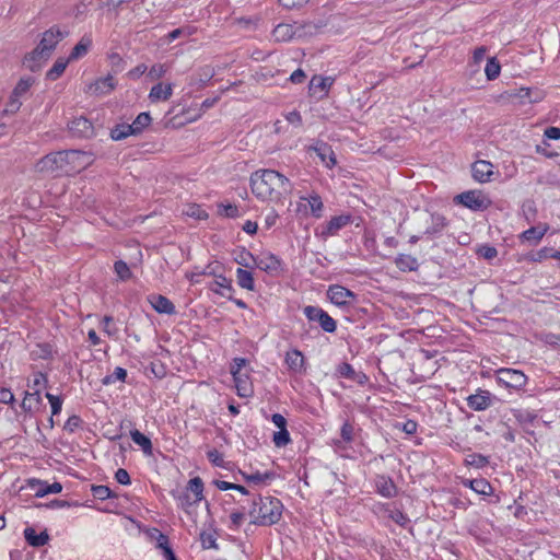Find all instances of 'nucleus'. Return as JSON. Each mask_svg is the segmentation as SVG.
Returning a JSON list of instances; mask_svg holds the SVG:
<instances>
[{"label": "nucleus", "mask_w": 560, "mask_h": 560, "mask_svg": "<svg viewBox=\"0 0 560 560\" xmlns=\"http://www.w3.org/2000/svg\"><path fill=\"white\" fill-rule=\"evenodd\" d=\"M353 427L350 423H345L341 428V438L343 441L349 442L352 440Z\"/></svg>", "instance_id": "61"}, {"label": "nucleus", "mask_w": 560, "mask_h": 560, "mask_svg": "<svg viewBox=\"0 0 560 560\" xmlns=\"http://www.w3.org/2000/svg\"><path fill=\"white\" fill-rule=\"evenodd\" d=\"M285 363L289 369L294 373H303L305 371L304 368V357L301 351L292 350L287 352Z\"/></svg>", "instance_id": "25"}, {"label": "nucleus", "mask_w": 560, "mask_h": 560, "mask_svg": "<svg viewBox=\"0 0 560 560\" xmlns=\"http://www.w3.org/2000/svg\"><path fill=\"white\" fill-rule=\"evenodd\" d=\"M397 267L402 271H413L418 268V261L410 255H400L396 259Z\"/></svg>", "instance_id": "36"}, {"label": "nucleus", "mask_w": 560, "mask_h": 560, "mask_svg": "<svg viewBox=\"0 0 560 560\" xmlns=\"http://www.w3.org/2000/svg\"><path fill=\"white\" fill-rule=\"evenodd\" d=\"M236 280H237L238 285L242 287L243 289L254 291V289H255L254 278H253L252 272H249L248 270L238 268L236 270Z\"/></svg>", "instance_id": "31"}, {"label": "nucleus", "mask_w": 560, "mask_h": 560, "mask_svg": "<svg viewBox=\"0 0 560 560\" xmlns=\"http://www.w3.org/2000/svg\"><path fill=\"white\" fill-rule=\"evenodd\" d=\"M42 402L40 394L38 392V388L33 392L26 393L23 401H22V408L26 411L35 410L39 407Z\"/></svg>", "instance_id": "29"}, {"label": "nucleus", "mask_w": 560, "mask_h": 560, "mask_svg": "<svg viewBox=\"0 0 560 560\" xmlns=\"http://www.w3.org/2000/svg\"><path fill=\"white\" fill-rule=\"evenodd\" d=\"M273 442L277 446H284L290 442V435L285 428L273 434Z\"/></svg>", "instance_id": "50"}, {"label": "nucleus", "mask_w": 560, "mask_h": 560, "mask_svg": "<svg viewBox=\"0 0 560 560\" xmlns=\"http://www.w3.org/2000/svg\"><path fill=\"white\" fill-rule=\"evenodd\" d=\"M210 290L214 293L225 296L228 299H232L231 293L233 292V288L231 284V280L225 278L224 276H218L214 281L210 284Z\"/></svg>", "instance_id": "26"}, {"label": "nucleus", "mask_w": 560, "mask_h": 560, "mask_svg": "<svg viewBox=\"0 0 560 560\" xmlns=\"http://www.w3.org/2000/svg\"><path fill=\"white\" fill-rule=\"evenodd\" d=\"M92 493L94 498L105 500L110 497V490L106 486H93Z\"/></svg>", "instance_id": "54"}, {"label": "nucleus", "mask_w": 560, "mask_h": 560, "mask_svg": "<svg viewBox=\"0 0 560 560\" xmlns=\"http://www.w3.org/2000/svg\"><path fill=\"white\" fill-rule=\"evenodd\" d=\"M68 128L73 136L79 138H90L94 135L93 125L83 116L73 118L68 124Z\"/></svg>", "instance_id": "8"}, {"label": "nucleus", "mask_w": 560, "mask_h": 560, "mask_svg": "<svg viewBox=\"0 0 560 560\" xmlns=\"http://www.w3.org/2000/svg\"><path fill=\"white\" fill-rule=\"evenodd\" d=\"M492 168L493 165L488 161H477L472 164V176L476 180L480 183H486L490 179V176L492 175Z\"/></svg>", "instance_id": "16"}, {"label": "nucleus", "mask_w": 560, "mask_h": 560, "mask_svg": "<svg viewBox=\"0 0 560 560\" xmlns=\"http://www.w3.org/2000/svg\"><path fill=\"white\" fill-rule=\"evenodd\" d=\"M376 487L378 492L384 497H392L396 492V487L394 482L390 479L385 478L383 476L378 477L376 481Z\"/></svg>", "instance_id": "35"}, {"label": "nucleus", "mask_w": 560, "mask_h": 560, "mask_svg": "<svg viewBox=\"0 0 560 560\" xmlns=\"http://www.w3.org/2000/svg\"><path fill=\"white\" fill-rule=\"evenodd\" d=\"M215 530L213 528H210L208 530H203L200 533V540L203 548H217L215 545Z\"/></svg>", "instance_id": "43"}, {"label": "nucleus", "mask_w": 560, "mask_h": 560, "mask_svg": "<svg viewBox=\"0 0 560 560\" xmlns=\"http://www.w3.org/2000/svg\"><path fill=\"white\" fill-rule=\"evenodd\" d=\"M282 504L276 498H262L254 504L250 512L252 523L256 525H273L278 523L282 515Z\"/></svg>", "instance_id": "2"}, {"label": "nucleus", "mask_w": 560, "mask_h": 560, "mask_svg": "<svg viewBox=\"0 0 560 560\" xmlns=\"http://www.w3.org/2000/svg\"><path fill=\"white\" fill-rule=\"evenodd\" d=\"M46 397L48 398L49 402H50V406H51V412L52 415H57L60 412L61 410V400L59 399V397L57 396H54L51 394H46Z\"/></svg>", "instance_id": "55"}, {"label": "nucleus", "mask_w": 560, "mask_h": 560, "mask_svg": "<svg viewBox=\"0 0 560 560\" xmlns=\"http://www.w3.org/2000/svg\"><path fill=\"white\" fill-rule=\"evenodd\" d=\"M151 122V116L149 113H141L137 116V118L133 120L132 129L137 135L141 133L144 128H147Z\"/></svg>", "instance_id": "39"}, {"label": "nucleus", "mask_w": 560, "mask_h": 560, "mask_svg": "<svg viewBox=\"0 0 560 560\" xmlns=\"http://www.w3.org/2000/svg\"><path fill=\"white\" fill-rule=\"evenodd\" d=\"M24 537L26 541L33 547H42L49 540L47 532H37V527H25Z\"/></svg>", "instance_id": "17"}, {"label": "nucleus", "mask_w": 560, "mask_h": 560, "mask_svg": "<svg viewBox=\"0 0 560 560\" xmlns=\"http://www.w3.org/2000/svg\"><path fill=\"white\" fill-rule=\"evenodd\" d=\"M30 488L36 497H44L48 493H59L62 490V486L59 482L49 485L42 480H31Z\"/></svg>", "instance_id": "14"}, {"label": "nucleus", "mask_w": 560, "mask_h": 560, "mask_svg": "<svg viewBox=\"0 0 560 560\" xmlns=\"http://www.w3.org/2000/svg\"><path fill=\"white\" fill-rule=\"evenodd\" d=\"M45 383H46L45 376L42 373H37L34 375V378L32 381V384L30 385V388L32 390H36V388H38V392L40 393V388L44 386Z\"/></svg>", "instance_id": "57"}, {"label": "nucleus", "mask_w": 560, "mask_h": 560, "mask_svg": "<svg viewBox=\"0 0 560 560\" xmlns=\"http://www.w3.org/2000/svg\"><path fill=\"white\" fill-rule=\"evenodd\" d=\"M308 205L311 207V211L315 217H320V212L323 209V202L318 195H313L308 199Z\"/></svg>", "instance_id": "48"}, {"label": "nucleus", "mask_w": 560, "mask_h": 560, "mask_svg": "<svg viewBox=\"0 0 560 560\" xmlns=\"http://www.w3.org/2000/svg\"><path fill=\"white\" fill-rule=\"evenodd\" d=\"M65 37V33L61 32L58 27H51L43 34V37L39 42V46L43 47L48 54H52L57 44Z\"/></svg>", "instance_id": "12"}, {"label": "nucleus", "mask_w": 560, "mask_h": 560, "mask_svg": "<svg viewBox=\"0 0 560 560\" xmlns=\"http://www.w3.org/2000/svg\"><path fill=\"white\" fill-rule=\"evenodd\" d=\"M214 485L217 486L218 489L223 490V491L234 489V490L240 491L242 494H247V490L245 489V487H243L241 485H235V483H231L228 481H221V480L214 481Z\"/></svg>", "instance_id": "49"}, {"label": "nucleus", "mask_w": 560, "mask_h": 560, "mask_svg": "<svg viewBox=\"0 0 560 560\" xmlns=\"http://www.w3.org/2000/svg\"><path fill=\"white\" fill-rule=\"evenodd\" d=\"M491 395L487 390H480L477 394L470 395L467 398L468 406L477 411L485 410L489 407Z\"/></svg>", "instance_id": "19"}, {"label": "nucleus", "mask_w": 560, "mask_h": 560, "mask_svg": "<svg viewBox=\"0 0 560 560\" xmlns=\"http://www.w3.org/2000/svg\"><path fill=\"white\" fill-rule=\"evenodd\" d=\"M338 374L339 376L352 380L358 384H364L366 381V376L364 374L355 372L348 363H342L338 368Z\"/></svg>", "instance_id": "27"}, {"label": "nucleus", "mask_w": 560, "mask_h": 560, "mask_svg": "<svg viewBox=\"0 0 560 560\" xmlns=\"http://www.w3.org/2000/svg\"><path fill=\"white\" fill-rule=\"evenodd\" d=\"M545 136L548 139L559 140L560 139V128L549 127L545 130Z\"/></svg>", "instance_id": "64"}, {"label": "nucleus", "mask_w": 560, "mask_h": 560, "mask_svg": "<svg viewBox=\"0 0 560 560\" xmlns=\"http://www.w3.org/2000/svg\"><path fill=\"white\" fill-rule=\"evenodd\" d=\"M332 84V79L327 77V78H323V77H318V75H314L312 78V80L310 81V85H308V89H310V93L312 95H317V94H326V92L328 91V89L331 86Z\"/></svg>", "instance_id": "23"}, {"label": "nucleus", "mask_w": 560, "mask_h": 560, "mask_svg": "<svg viewBox=\"0 0 560 560\" xmlns=\"http://www.w3.org/2000/svg\"><path fill=\"white\" fill-rule=\"evenodd\" d=\"M129 136H136L131 124L117 125L110 131V138L115 141L124 140Z\"/></svg>", "instance_id": "32"}, {"label": "nucleus", "mask_w": 560, "mask_h": 560, "mask_svg": "<svg viewBox=\"0 0 560 560\" xmlns=\"http://www.w3.org/2000/svg\"><path fill=\"white\" fill-rule=\"evenodd\" d=\"M80 422L81 421H80L79 417H75V416L70 417L65 424V429L70 432H73L80 425Z\"/></svg>", "instance_id": "62"}, {"label": "nucleus", "mask_w": 560, "mask_h": 560, "mask_svg": "<svg viewBox=\"0 0 560 560\" xmlns=\"http://www.w3.org/2000/svg\"><path fill=\"white\" fill-rule=\"evenodd\" d=\"M126 375V370H124L122 368H116L114 373L109 376H106L103 382L104 384H110L114 383L115 381H124Z\"/></svg>", "instance_id": "53"}, {"label": "nucleus", "mask_w": 560, "mask_h": 560, "mask_svg": "<svg viewBox=\"0 0 560 560\" xmlns=\"http://www.w3.org/2000/svg\"><path fill=\"white\" fill-rule=\"evenodd\" d=\"M66 152L59 151L45 155L34 166L35 172L40 174H67Z\"/></svg>", "instance_id": "4"}, {"label": "nucleus", "mask_w": 560, "mask_h": 560, "mask_svg": "<svg viewBox=\"0 0 560 560\" xmlns=\"http://www.w3.org/2000/svg\"><path fill=\"white\" fill-rule=\"evenodd\" d=\"M20 98L21 97L15 96V94L12 93L11 96H10V100H9V102L7 104V107L4 109V114H14V113H16L20 109L21 105H22V102L20 101Z\"/></svg>", "instance_id": "51"}, {"label": "nucleus", "mask_w": 560, "mask_h": 560, "mask_svg": "<svg viewBox=\"0 0 560 560\" xmlns=\"http://www.w3.org/2000/svg\"><path fill=\"white\" fill-rule=\"evenodd\" d=\"M66 152L67 174L79 173L89 167L95 160L90 151L68 150Z\"/></svg>", "instance_id": "5"}, {"label": "nucleus", "mask_w": 560, "mask_h": 560, "mask_svg": "<svg viewBox=\"0 0 560 560\" xmlns=\"http://www.w3.org/2000/svg\"><path fill=\"white\" fill-rule=\"evenodd\" d=\"M115 272L120 280H128L131 278V271L127 264L122 260H118L114 265Z\"/></svg>", "instance_id": "45"}, {"label": "nucleus", "mask_w": 560, "mask_h": 560, "mask_svg": "<svg viewBox=\"0 0 560 560\" xmlns=\"http://www.w3.org/2000/svg\"><path fill=\"white\" fill-rule=\"evenodd\" d=\"M92 45V40L89 37H82L81 40L73 47L69 59L77 60L85 56Z\"/></svg>", "instance_id": "30"}, {"label": "nucleus", "mask_w": 560, "mask_h": 560, "mask_svg": "<svg viewBox=\"0 0 560 560\" xmlns=\"http://www.w3.org/2000/svg\"><path fill=\"white\" fill-rule=\"evenodd\" d=\"M350 223V215H338L330 219V221L326 225V231L324 233L334 235L336 234L340 229L348 225Z\"/></svg>", "instance_id": "28"}, {"label": "nucleus", "mask_w": 560, "mask_h": 560, "mask_svg": "<svg viewBox=\"0 0 560 560\" xmlns=\"http://www.w3.org/2000/svg\"><path fill=\"white\" fill-rule=\"evenodd\" d=\"M13 399H14V396L10 389H7V388L0 389V402L10 404L13 401Z\"/></svg>", "instance_id": "63"}, {"label": "nucleus", "mask_w": 560, "mask_h": 560, "mask_svg": "<svg viewBox=\"0 0 560 560\" xmlns=\"http://www.w3.org/2000/svg\"><path fill=\"white\" fill-rule=\"evenodd\" d=\"M469 485L470 488L479 494L488 495L492 491L491 485L485 479H474L469 481Z\"/></svg>", "instance_id": "41"}, {"label": "nucleus", "mask_w": 560, "mask_h": 560, "mask_svg": "<svg viewBox=\"0 0 560 560\" xmlns=\"http://www.w3.org/2000/svg\"><path fill=\"white\" fill-rule=\"evenodd\" d=\"M315 152L327 167H332L336 164V156L328 145L323 144L318 148H315Z\"/></svg>", "instance_id": "33"}, {"label": "nucleus", "mask_w": 560, "mask_h": 560, "mask_svg": "<svg viewBox=\"0 0 560 560\" xmlns=\"http://www.w3.org/2000/svg\"><path fill=\"white\" fill-rule=\"evenodd\" d=\"M173 93V86L171 83H158L155 84L150 93L149 98L152 102L167 101Z\"/></svg>", "instance_id": "22"}, {"label": "nucleus", "mask_w": 560, "mask_h": 560, "mask_svg": "<svg viewBox=\"0 0 560 560\" xmlns=\"http://www.w3.org/2000/svg\"><path fill=\"white\" fill-rule=\"evenodd\" d=\"M183 213L187 217L195 218L197 220L207 219L208 214L198 205H187L183 210Z\"/></svg>", "instance_id": "42"}, {"label": "nucleus", "mask_w": 560, "mask_h": 560, "mask_svg": "<svg viewBox=\"0 0 560 560\" xmlns=\"http://www.w3.org/2000/svg\"><path fill=\"white\" fill-rule=\"evenodd\" d=\"M497 380L506 387L520 389L526 384L527 377L518 370L500 369L497 372Z\"/></svg>", "instance_id": "6"}, {"label": "nucleus", "mask_w": 560, "mask_h": 560, "mask_svg": "<svg viewBox=\"0 0 560 560\" xmlns=\"http://www.w3.org/2000/svg\"><path fill=\"white\" fill-rule=\"evenodd\" d=\"M49 57L50 54L43 49L42 46L37 45V47L32 52L25 56L23 65L31 71L35 72L42 68L43 63Z\"/></svg>", "instance_id": "10"}, {"label": "nucleus", "mask_w": 560, "mask_h": 560, "mask_svg": "<svg viewBox=\"0 0 560 560\" xmlns=\"http://www.w3.org/2000/svg\"><path fill=\"white\" fill-rule=\"evenodd\" d=\"M304 314L310 320L318 322L325 331L332 332L336 330V322L322 308L306 306Z\"/></svg>", "instance_id": "7"}, {"label": "nucleus", "mask_w": 560, "mask_h": 560, "mask_svg": "<svg viewBox=\"0 0 560 560\" xmlns=\"http://www.w3.org/2000/svg\"><path fill=\"white\" fill-rule=\"evenodd\" d=\"M327 296L334 304L338 306L349 305L354 300L353 292L341 285L329 287L327 291Z\"/></svg>", "instance_id": "9"}, {"label": "nucleus", "mask_w": 560, "mask_h": 560, "mask_svg": "<svg viewBox=\"0 0 560 560\" xmlns=\"http://www.w3.org/2000/svg\"><path fill=\"white\" fill-rule=\"evenodd\" d=\"M285 118L290 124L294 126L300 127L302 125V117L299 112H290L289 114H287Z\"/></svg>", "instance_id": "59"}, {"label": "nucleus", "mask_w": 560, "mask_h": 560, "mask_svg": "<svg viewBox=\"0 0 560 560\" xmlns=\"http://www.w3.org/2000/svg\"><path fill=\"white\" fill-rule=\"evenodd\" d=\"M252 192L261 201L283 203L292 192V184L275 170H259L250 176Z\"/></svg>", "instance_id": "1"}, {"label": "nucleus", "mask_w": 560, "mask_h": 560, "mask_svg": "<svg viewBox=\"0 0 560 560\" xmlns=\"http://www.w3.org/2000/svg\"><path fill=\"white\" fill-rule=\"evenodd\" d=\"M116 83L112 75L100 79L89 85L88 92L91 94H107L114 90Z\"/></svg>", "instance_id": "21"}, {"label": "nucleus", "mask_w": 560, "mask_h": 560, "mask_svg": "<svg viewBox=\"0 0 560 560\" xmlns=\"http://www.w3.org/2000/svg\"><path fill=\"white\" fill-rule=\"evenodd\" d=\"M147 538L155 544L156 549H164L170 545L168 537L160 532L158 527H145L143 530Z\"/></svg>", "instance_id": "24"}, {"label": "nucleus", "mask_w": 560, "mask_h": 560, "mask_svg": "<svg viewBox=\"0 0 560 560\" xmlns=\"http://www.w3.org/2000/svg\"><path fill=\"white\" fill-rule=\"evenodd\" d=\"M148 301L159 313L173 314L175 312L174 304L163 295L152 294L148 298Z\"/></svg>", "instance_id": "20"}, {"label": "nucleus", "mask_w": 560, "mask_h": 560, "mask_svg": "<svg viewBox=\"0 0 560 560\" xmlns=\"http://www.w3.org/2000/svg\"><path fill=\"white\" fill-rule=\"evenodd\" d=\"M485 72L489 80H494L500 74V63L495 58L488 60Z\"/></svg>", "instance_id": "44"}, {"label": "nucleus", "mask_w": 560, "mask_h": 560, "mask_svg": "<svg viewBox=\"0 0 560 560\" xmlns=\"http://www.w3.org/2000/svg\"><path fill=\"white\" fill-rule=\"evenodd\" d=\"M549 225L547 223L538 224L537 226L530 228L526 231H524L520 238L522 242H527L532 245H537L540 240L545 236V234L548 232Z\"/></svg>", "instance_id": "13"}, {"label": "nucleus", "mask_w": 560, "mask_h": 560, "mask_svg": "<svg viewBox=\"0 0 560 560\" xmlns=\"http://www.w3.org/2000/svg\"><path fill=\"white\" fill-rule=\"evenodd\" d=\"M280 3L288 9L300 8L306 4L310 0H279Z\"/></svg>", "instance_id": "58"}, {"label": "nucleus", "mask_w": 560, "mask_h": 560, "mask_svg": "<svg viewBox=\"0 0 560 560\" xmlns=\"http://www.w3.org/2000/svg\"><path fill=\"white\" fill-rule=\"evenodd\" d=\"M235 261L243 267L253 268L255 267L256 257L253 256L249 252L242 249L235 255Z\"/></svg>", "instance_id": "38"}, {"label": "nucleus", "mask_w": 560, "mask_h": 560, "mask_svg": "<svg viewBox=\"0 0 560 560\" xmlns=\"http://www.w3.org/2000/svg\"><path fill=\"white\" fill-rule=\"evenodd\" d=\"M167 70V66L163 63H156L151 67L148 75L150 77L151 80H158L164 77Z\"/></svg>", "instance_id": "47"}, {"label": "nucleus", "mask_w": 560, "mask_h": 560, "mask_svg": "<svg viewBox=\"0 0 560 560\" xmlns=\"http://www.w3.org/2000/svg\"><path fill=\"white\" fill-rule=\"evenodd\" d=\"M479 255L483 257L485 259H493L498 255V250L494 247L491 246H482L479 249Z\"/></svg>", "instance_id": "56"}, {"label": "nucleus", "mask_w": 560, "mask_h": 560, "mask_svg": "<svg viewBox=\"0 0 560 560\" xmlns=\"http://www.w3.org/2000/svg\"><path fill=\"white\" fill-rule=\"evenodd\" d=\"M317 26L312 23L307 24H279L275 27L272 36L277 42H287L295 37L312 36L316 33Z\"/></svg>", "instance_id": "3"}, {"label": "nucleus", "mask_w": 560, "mask_h": 560, "mask_svg": "<svg viewBox=\"0 0 560 560\" xmlns=\"http://www.w3.org/2000/svg\"><path fill=\"white\" fill-rule=\"evenodd\" d=\"M456 199L465 207L480 210L488 206L487 199L478 191H467L456 196Z\"/></svg>", "instance_id": "11"}, {"label": "nucleus", "mask_w": 560, "mask_h": 560, "mask_svg": "<svg viewBox=\"0 0 560 560\" xmlns=\"http://www.w3.org/2000/svg\"><path fill=\"white\" fill-rule=\"evenodd\" d=\"M130 435H131V439L132 441L138 444L139 446L142 447V450L145 452V453H149L151 452V448H152V444H151V441L149 438H147L144 434H142L141 432H139L138 430H133L130 432Z\"/></svg>", "instance_id": "40"}, {"label": "nucleus", "mask_w": 560, "mask_h": 560, "mask_svg": "<svg viewBox=\"0 0 560 560\" xmlns=\"http://www.w3.org/2000/svg\"><path fill=\"white\" fill-rule=\"evenodd\" d=\"M237 395L240 397H250L254 393L253 386L248 380V375L238 371L233 375Z\"/></svg>", "instance_id": "15"}, {"label": "nucleus", "mask_w": 560, "mask_h": 560, "mask_svg": "<svg viewBox=\"0 0 560 560\" xmlns=\"http://www.w3.org/2000/svg\"><path fill=\"white\" fill-rule=\"evenodd\" d=\"M202 488L203 485L200 478L196 477L189 481L188 490L194 494V498L196 501H198V504L202 508H206V503L201 502Z\"/></svg>", "instance_id": "37"}, {"label": "nucleus", "mask_w": 560, "mask_h": 560, "mask_svg": "<svg viewBox=\"0 0 560 560\" xmlns=\"http://www.w3.org/2000/svg\"><path fill=\"white\" fill-rule=\"evenodd\" d=\"M552 252L553 250L551 248L544 247V248L539 249L538 252H536L535 254L528 255L527 259L529 261H534V262H541L542 260L549 258L550 254Z\"/></svg>", "instance_id": "46"}, {"label": "nucleus", "mask_w": 560, "mask_h": 560, "mask_svg": "<svg viewBox=\"0 0 560 560\" xmlns=\"http://www.w3.org/2000/svg\"><path fill=\"white\" fill-rule=\"evenodd\" d=\"M70 59L59 58L55 61L51 69L47 72L46 77L50 81L57 80L66 70Z\"/></svg>", "instance_id": "34"}, {"label": "nucleus", "mask_w": 560, "mask_h": 560, "mask_svg": "<svg viewBox=\"0 0 560 560\" xmlns=\"http://www.w3.org/2000/svg\"><path fill=\"white\" fill-rule=\"evenodd\" d=\"M115 478L121 485H128L130 482L129 474L122 468L116 471Z\"/></svg>", "instance_id": "60"}, {"label": "nucleus", "mask_w": 560, "mask_h": 560, "mask_svg": "<svg viewBox=\"0 0 560 560\" xmlns=\"http://www.w3.org/2000/svg\"><path fill=\"white\" fill-rule=\"evenodd\" d=\"M279 266V259L270 253H262L255 260V267L268 272L278 270Z\"/></svg>", "instance_id": "18"}, {"label": "nucleus", "mask_w": 560, "mask_h": 560, "mask_svg": "<svg viewBox=\"0 0 560 560\" xmlns=\"http://www.w3.org/2000/svg\"><path fill=\"white\" fill-rule=\"evenodd\" d=\"M32 85V80L30 79H21L16 86L14 88L13 90V94H15V96H19L21 97L22 95H24L31 88Z\"/></svg>", "instance_id": "52"}]
</instances>
